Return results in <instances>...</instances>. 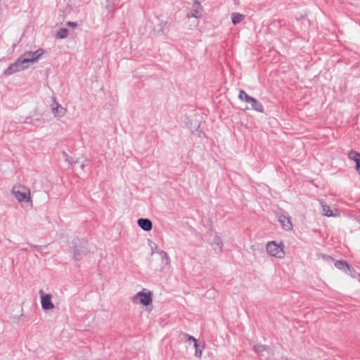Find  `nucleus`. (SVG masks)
Returning a JSON list of instances; mask_svg holds the SVG:
<instances>
[{
    "instance_id": "obj_2",
    "label": "nucleus",
    "mask_w": 360,
    "mask_h": 360,
    "mask_svg": "<svg viewBox=\"0 0 360 360\" xmlns=\"http://www.w3.org/2000/svg\"><path fill=\"white\" fill-rule=\"evenodd\" d=\"M267 253L278 259H282L285 256L284 245L282 243L277 244L275 241L268 242L266 246Z\"/></svg>"
},
{
    "instance_id": "obj_4",
    "label": "nucleus",
    "mask_w": 360,
    "mask_h": 360,
    "mask_svg": "<svg viewBox=\"0 0 360 360\" xmlns=\"http://www.w3.org/2000/svg\"><path fill=\"white\" fill-rule=\"evenodd\" d=\"M28 68L22 58L20 56L11 65H10L4 72L6 76L13 75V73L24 70Z\"/></svg>"
},
{
    "instance_id": "obj_15",
    "label": "nucleus",
    "mask_w": 360,
    "mask_h": 360,
    "mask_svg": "<svg viewBox=\"0 0 360 360\" xmlns=\"http://www.w3.org/2000/svg\"><path fill=\"white\" fill-rule=\"evenodd\" d=\"M335 266L340 270H342L345 272L351 271V266L345 260H337L335 262Z\"/></svg>"
},
{
    "instance_id": "obj_13",
    "label": "nucleus",
    "mask_w": 360,
    "mask_h": 360,
    "mask_svg": "<svg viewBox=\"0 0 360 360\" xmlns=\"http://www.w3.org/2000/svg\"><path fill=\"white\" fill-rule=\"evenodd\" d=\"M66 109L60 105L57 102L52 105V112L55 117H62L66 114Z\"/></svg>"
},
{
    "instance_id": "obj_6",
    "label": "nucleus",
    "mask_w": 360,
    "mask_h": 360,
    "mask_svg": "<svg viewBox=\"0 0 360 360\" xmlns=\"http://www.w3.org/2000/svg\"><path fill=\"white\" fill-rule=\"evenodd\" d=\"M44 52L45 51L43 49H38L34 52H25L22 56H20V57L22 58L26 65H28L30 63L37 62L39 58L44 53Z\"/></svg>"
},
{
    "instance_id": "obj_24",
    "label": "nucleus",
    "mask_w": 360,
    "mask_h": 360,
    "mask_svg": "<svg viewBox=\"0 0 360 360\" xmlns=\"http://www.w3.org/2000/svg\"><path fill=\"white\" fill-rule=\"evenodd\" d=\"M195 356L198 358L201 357L202 351L198 348V346L197 347V348H195Z\"/></svg>"
},
{
    "instance_id": "obj_20",
    "label": "nucleus",
    "mask_w": 360,
    "mask_h": 360,
    "mask_svg": "<svg viewBox=\"0 0 360 360\" xmlns=\"http://www.w3.org/2000/svg\"><path fill=\"white\" fill-rule=\"evenodd\" d=\"M157 252L160 255V257L162 259V262L165 261V264H169L170 259H169L168 254L166 252H165L163 250H160V251H158Z\"/></svg>"
},
{
    "instance_id": "obj_21",
    "label": "nucleus",
    "mask_w": 360,
    "mask_h": 360,
    "mask_svg": "<svg viewBox=\"0 0 360 360\" xmlns=\"http://www.w3.org/2000/svg\"><path fill=\"white\" fill-rule=\"evenodd\" d=\"M253 349L257 354H259L266 351L267 349V347L263 345H256L254 346Z\"/></svg>"
},
{
    "instance_id": "obj_5",
    "label": "nucleus",
    "mask_w": 360,
    "mask_h": 360,
    "mask_svg": "<svg viewBox=\"0 0 360 360\" xmlns=\"http://www.w3.org/2000/svg\"><path fill=\"white\" fill-rule=\"evenodd\" d=\"M152 293L148 291L145 292L143 291L139 292L132 297L134 303H140L143 306H148L152 303Z\"/></svg>"
},
{
    "instance_id": "obj_7",
    "label": "nucleus",
    "mask_w": 360,
    "mask_h": 360,
    "mask_svg": "<svg viewBox=\"0 0 360 360\" xmlns=\"http://www.w3.org/2000/svg\"><path fill=\"white\" fill-rule=\"evenodd\" d=\"M41 297V307L44 310H50L54 308V304L51 302V295L50 294H44L42 290H39Z\"/></svg>"
},
{
    "instance_id": "obj_16",
    "label": "nucleus",
    "mask_w": 360,
    "mask_h": 360,
    "mask_svg": "<svg viewBox=\"0 0 360 360\" xmlns=\"http://www.w3.org/2000/svg\"><path fill=\"white\" fill-rule=\"evenodd\" d=\"M245 18V15L239 13H233L231 14V20L234 25L240 22Z\"/></svg>"
},
{
    "instance_id": "obj_1",
    "label": "nucleus",
    "mask_w": 360,
    "mask_h": 360,
    "mask_svg": "<svg viewBox=\"0 0 360 360\" xmlns=\"http://www.w3.org/2000/svg\"><path fill=\"white\" fill-rule=\"evenodd\" d=\"M15 198L20 202H28L31 201L30 191L26 186L20 184L15 185L11 191Z\"/></svg>"
},
{
    "instance_id": "obj_27",
    "label": "nucleus",
    "mask_w": 360,
    "mask_h": 360,
    "mask_svg": "<svg viewBox=\"0 0 360 360\" xmlns=\"http://www.w3.org/2000/svg\"><path fill=\"white\" fill-rule=\"evenodd\" d=\"M31 247L33 248L34 249L37 250H39L41 248V247L39 246V245H31Z\"/></svg>"
},
{
    "instance_id": "obj_28",
    "label": "nucleus",
    "mask_w": 360,
    "mask_h": 360,
    "mask_svg": "<svg viewBox=\"0 0 360 360\" xmlns=\"http://www.w3.org/2000/svg\"><path fill=\"white\" fill-rule=\"evenodd\" d=\"M151 250H152V252H151V255H153V254H154V252H155V251H154V248H153V246H151Z\"/></svg>"
},
{
    "instance_id": "obj_3",
    "label": "nucleus",
    "mask_w": 360,
    "mask_h": 360,
    "mask_svg": "<svg viewBox=\"0 0 360 360\" xmlns=\"http://www.w3.org/2000/svg\"><path fill=\"white\" fill-rule=\"evenodd\" d=\"M86 243V241L78 238L73 240V244H75L73 258L75 261H79L84 255L87 254Z\"/></svg>"
},
{
    "instance_id": "obj_19",
    "label": "nucleus",
    "mask_w": 360,
    "mask_h": 360,
    "mask_svg": "<svg viewBox=\"0 0 360 360\" xmlns=\"http://www.w3.org/2000/svg\"><path fill=\"white\" fill-rule=\"evenodd\" d=\"M181 335L183 336V338H184V340L186 342H193V347L195 348H197V347H198V341H197V340L194 337H193L191 335H189L187 333H182Z\"/></svg>"
},
{
    "instance_id": "obj_14",
    "label": "nucleus",
    "mask_w": 360,
    "mask_h": 360,
    "mask_svg": "<svg viewBox=\"0 0 360 360\" xmlns=\"http://www.w3.org/2000/svg\"><path fill=\"white\" fill-rule=\"evenodd\" d=\"M348 157L350 160L356 162V169L360 174V153L354 150H351L348 154Z\"/></svg>"
},
{
    "instance_id": "obj_11",
    "label": "nucleus",
    "mask_w": 360,
    "mask_h": 360,
    "mask_svg": "<svg viewBox=\"0 0 360 360\" xmlns=\"http://www.w3.org/2000/svg\"><path fill=\"white\" fill-rule=\"evenodd\" d=\"M245 98L247 99V103L251 105L252 109L257 112H263L264 108L262 104L256 98L251 96H246Z\"/></svg>"
},
{
    "instance_id": "obj_22",
    "label": "nucleus",
    "mask_w": 360,
    "mask_h": 360,
    "mask_svg": "<svg viewBox=\"0 0 360 360\" xmlns=\"http://www.w3.org/2000/svg\"><path fill=\"white\" fill-rule=\"evenodd\" d=\"M246 96H250L247 94V93L244 90H240L238 98L240 100L243 101H245L247 103V99L245 98Z\"/></svg>"
},
{
    "instance_id": "obj_9",
    "label": "nucleus",
    "mask_w": 360,
    "mask_h": 360,
    "mask_svg": "<svg viewBox=\"0 0 360 360\" xmlns=\"http://www.w3.org/2000/svg\"><path fill=\"white\" fill-rule=\"evenodd\" d=\"M320 203L321 205V207H322V214L324 216H326V217H337L339 215V212L338 210H332L330 207L326 204L323 201H321L320 200Z\"/></svg>"
},
{
    "instance_id": "obj_25",
    "label": "nucleus",
    "mask_w": 360,
    "mask_h": 360,
    "mask_svg": "<svg viewBox=\"0 0 360 360\" xmlns=\"http://www.w3.org/2000/svg\"><path fill=\"white\" fill-rule=\"evenodd\" d=\"M67 25L70 27L75 28L77 26V23L76 22H70V21H69V22H67Z\"/></svg>"
},
{
    "instance_id": "obj_26",
    "label": "nucleus",
    "mask_w": 360,
    "mask_h": 360,
    "mask_svg": "<svg viewBox=\"0 0 360 360\" xmlns=\"http://www.w3.org/2000/svg\"><path fill=\"white\" fill-rule=\"evenodd\" d=\"M195 6L198 8L201 7L200 0H194L193 7H195Z\"/></svg>"
},
{
    "instance_id": "obj_8",
    "label": "nucleus",
    "mask_w": 360,
    "mask_h": 360,
    "mask_svg": "<svg viewBox=\"0 0 360 360\" xmlns=\"http://www.w3.org/2000/svg\"><path fill=\"white\" fill-rule=\"evenodd\" d=\"M278 221L282 226V228L285 231H290L292 229V224L291 223L290 217L285 212H281L278 215Z\"/></svg>"
},
{
    "instance_id": "obj_17",
    "label": "nucleus",
    "mask_w": 360,
    "mask_h": 360,
    "mask_svg": "<svg viewBox=\"0 0 360 360\" xmlns=\"http://www.w3.org/2000/svg\"><path fill=\"white\" fill-rule=\"evenodd\" d=\"M202 16V7H193L191 14H188V17H194L196 18H199Z\"/></svg>"
},
{
    "instance_id": "obj_23",
    "label": "nucleus",
    "mask_w": 360,
    "mask_h": 360,
    "mask_svg": "<svg viewBox=\"0 0 360 360\" xmlns=\"http://www.w3.org/2000/svg\"><path fill=\"white\" fill-rule=\"evenodd\" d=\"M63 156L65 158V160L70 165H72L75 162L72 158H70L65 151H63Z\"/></svg>"
},
{
    "instance_id": "obj_10",
    "label": "nucleus",
    "mask_w": 360,
    "mask_h": 360,
    "mask_svg": "<svg viewBox=\"0 0 360 360\" xmlns=\"http://www.w3.org/2000/svg\"><path fill=\"white\" fill-rule=\"evenodd\" d=\"M210 245L212 246L213 250L216 252H221L223 249V242L221 238L218 236L217 234L213 236L212 239H211L210 242Z\"/></svg>"
},
{
    "instance_id": "obj_12",
    "label": "nucleus",
    "mask_w": 360,
    "mask_h": 360,
    "mask_svg": "<svg viewBox=\"0 0 360 360\" xmlns=\"http://www.w3.org/2000/svg\"><path fill=\"white\" fill-rule=\"evenodd\" d=\"M139 226L145 231H150L153 229L152 221L147 218H141L137 221Z\"/></svg>"
},
{
    "instance_id": "obj_18",
    "label": "nucleus",
    "mask_w": 360,
    "mask_h": 360,
    "mask_svg": "<svg viewBox=\"0 0 360 360\" xmlns=\"http://www.w3.org/2000/svg\"><path fill=\"white\" fill-rule=\"evenodd\" d=\"M69 34V30L67 28H60L56 32V37L58 39H65Z\"/></svg>"
}]
</instances>
